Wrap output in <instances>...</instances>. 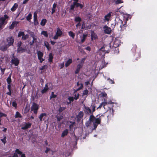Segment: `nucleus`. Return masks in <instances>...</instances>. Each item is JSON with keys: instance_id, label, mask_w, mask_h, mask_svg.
I'll list each match as a JSON object with an SVG mask.
<instances>
[{"instance_id": "nucleus-1", "label": "nucleus", "mask_w": 157, "mask_h": 157, "mask_svg": "<svg viewBox=\"0 0 157 157\" xmlns=\"http://www.w3.org/2000/svg\"><path fill=\"white\" fill-rule=\"evenodd\" d=\"M97 118H96L94 115H90V116L89 120L90 122H93L94 127V129H95L98 124H100L101 121H106L108 116H106L104 114L98 115L96 116Z\"/></svg>"}, {"instance_id": "nucleus-2", "label": "nucleus", "mask_w": 157, "mask_h": 157, "mask_svg": "<svg viewBox=\"0 0 157 157\" xmlns=\"http://www.w3.org/2000/svg\"><path fill=\"white\" fill-rule=\"evenodd\" d=\"M124 23L123 21L119 19L117 22V26L119 25L120 27L121 28V30H123V28L126 27V21L124 20Z\"/></svg>"}, {"instance_id": "nucleus-3", "label": "nucleus", "mask_w": 157, "mask_h": 157, "mask_svg": "<svg viewBox=\"0 0 157 157\" xmlns=\"http://www.w3.org/2000/svg\"><path fill=\"white\" fill-rule=\"evenodd\" d=\"M39 109V105L35 103H33L31 107V111H33L34 113L36 114Z\"/></svg>"}, {"instance_id": "nucleus-4", "label": "nucleus", "mask_w": 157, "mask_h": 157, "mask_svg": "<svg viewBox=\"0 0 157 157\" xmlns=\"http://www.w3.org/2000/svg\"><path fill=\"white\" fill-rule=\"evenodd\" d=\"M63 34V32L59 27L57 29V31L55 35L54 36L53 39L54 40L57 39L60 36Z\"/></svg>"}, {"instance_id": "nucleus-5", "label": "nucleus", "mask_w": 157, "mask_h": 157, "mask_svg": "<svg viewBox=\"0 0 157 157\" xmlns=\"http://www.w3.org/2000/svg\"><path fill=\"white\" fill-rule=\"evenodd\" d=\"M13 57L12 59L11 63L17 66L18 65L19 63L20 60L17 57H15L14 54H13Z\"/></svg>"}, {"instance_id": "nucleus-6", "label": "nucleus", "mask_w": 157, "mask_h": 157, "mask_svg": "<svg viewBox=\"0 0 157 157\" xmlns=\"http://www.w3.org/2000/svg\"><path fill=\"white\" fill-rule=\"evenodd\" d=\"M9 18V16L5 14L4 17L0 18V24L2 25L6 24L7 23V21L6 22V20Z\"/></svg>"}, {"instance_id": "nucleus-7", "label": "nucleus", "mask_w": 157, "mask_h": 157, "mask_svg": "<svg viewBox=\"0 0 157 157\" xmlns=\"http://www.w3.org/2000/svg\"><path fill=\"white\" fill-rule=\"evenodd\" d=\"M110 105L111 106V105H113V104L112 103L109 104V103H107V102H103L100 104L99 106L97 108V109L100 108L103 106L105 109H106V107H108V108H109V109H110L111 108L109 107Z\"/></svg>"}, {"instance_id": "nucleus-8", "label": "nucleus", "mask_w": 157, "mask_h": 157, "mask_svg": "<svg viewBox=\"0 0 157 157\" xmlns=\"http://www.w3.org/2000/svg\"><path fill=\"white\" fill-rule=\"evenodd\" d=\"M37 56L38 59L40 60V63H42L44 60V59L43 58V53L40 51L37 52Z\"/></svg>"}, {"instance_id": "nucleus-9", "label": "nucleus", "mask_w": 157, "mask_h": 157, "mask_svg": "<svg viewBox=\"0 0 157 157\" xmlns=\"http://www.w3.org/2000/svg\"><path fill=\"white\" fill-rule=\"evenodd\" d=\"M8 44H7L9 47L13 45L14 41V39L13 37H8L6 39Z\"/></svg>"}, {"instance_id": "nucleus-10", "label": "nucleus", "mask_w": 157, "mask_h": 157, "mask_svg": "<svg viewBox=\"0 0 157 157\" xmlns=\"http://www.w3.org/2000/svg\"><path fill=\"white\" fill-rule=\"evenodd\" d=\"M104 32L105 34H110L111 33V28L105 25L103 27Z\"/></svg>"}, {"instance_id": "nucleus-11", "label": "nucleus", "mask_w": 157, "mask_h": 157, "mask_svg": "<svg viewBox=\"0 0 157 157\" xmlns=\"http://www.w3.org/2000/svg\"><path fill=\"white\" fill-rule=\"evenodd\" d=\"M84 112L86 114L91 115L92 110L90 108L84 105Z\"/></svg>"}, {"instance_id": "nucleus-12", "label": "nucleus", "mask_w": 157, "mask_h": 157, "mask_svg": "<svg viewBox=\"0 0 157 157\" xmlns=\"http://www.w3.org/2000/svg\"><path fill=\"white\" fill-rule=\"evenodd\" d=\"M84 114L82 111H80L78 113V114L77 115L76 118L77 119V121L78 122L80 121L82 118L83 117Z\"/></svg>"}, {"instance_id": "nucleus-13", "label": "nucleus", "mask_w": 157, "mask_h": 157, "mask_svg": "<svg viewBox=\"0 0 157 157\" xmlns=\"http://www.w3.org/2000/svg\"><path fill=\"white\" fill-rule=\"evenodd\" d=\"M47 114L46 113H42L39 117L40 121H44L46 119Z\"/></svg>"}, {"instance_id": "nucleus-14", "label": "nucleus", "mask_w": 157, "mask_h": 157, "mask_svg": "<svg viewBox=\"0 0 157 157\" xmlns=\"http://www.w3.org/2000/svg\"><path fill=\"white\" fill-rule=\"evenodd\" d=\"M31 124L30 123L28 122L26 123L21 128V129L22 130H26L28 128H30Z\"/></svg>"}, {"instance_id": "nucleus-15", "label": "nucleus", "mask_w": 157, "mask_h": 157, "mask_svg": "<svg viewBox=\"0 0 157 157\" xmlns=\"http://www.w3.org/2000/svg\"><path fill=\"white\" fill-rule=\"evenodd\" d=\"M82 64H79L77 65V68L75 71V74H78L79 73L80 69L82 67Z\"/></svg>"}, {"instance_id": "nucleus-16", "label": "nucleus", "mask_w": 157, "mask_h": 157, "mask_svg": "<svg viewBox=\"0 0 157 157\" xmlns=\"http://www.w3.org/2000/svg\"><path fill=\"white\" fill-rule=\"evenodd\" d=\"M112 12H109L107 15H105L104 17V20L109 21L110 19V18L111 16Z\"/></svg>"}, {"instance_id": "nucleus-17", "label": "nucleus", "mask_w": 157, "mask_h": 157, "mask_svg": "<svg viewBox=\"0 0 157 157\" xmlns=\"http://www.w3.org/2000/svg\"><path fill=\"white\" fill-rule=\"evenodd\" d=\"M91 37L92 40H93L94 39L96 40L98 38V36L93 31H92L91 33Z\"/></svg>"}, {"instance_id": "nucleus-18", "label": "nucleus", "mask_w": 157, "mask_h": 157, "mask_svg": "<svg viewBox=\"0 0 157 157\" xmlns=\"http://www.w3.org/2000/svg\"><path fill=\"white\" fill-rule=\"evenodd\" d=\"M26 51V50L25 49L22 47L17 48V52L18 53L24 52Z\"/></svg>"}, {"instance_id": "nucleus-19", "label": "nucleus", "mask_w": 157, "mask_h": 157, "mask_svg": "<svg viewBox=\"0 0 157 157\" xmlns=\"http://www.w3.org/2000/svg\"><path fill=\"white\" fill-rule=\"evenodd\" d=\"M18 23V22L17 21H14L12 22L11 25L10 26V28L11 29H13L14 27L17 26Z\"/></svg>"}, {"instance_id": "nucleus-20", "label": "nucleus", "mask_w": 157, "mask_h": 157, "mask_svg": "<svg viewBox=\"0 0 157 157\" xmlns=\"http://www.w3.org/2000/svg\"><path fill=\"white\" fill-rule=\"evenodd\" d=\"M9 47V46L7 44L1 46L0 47V50L3 51H6L7 50Z\"/></svg>"}, {"instance_id": "nucleus-21", "label": "nucleus", "mask_w": 157, "mask_h": 157, "mask_svg": "<svg viewBox=\"0 0 157 157\" xmlns=\"http://www.w3.org/2000/svg\"><path fill=\"white\" fill-rule=\"evenodd\" d=\"M89 91L87 89L84 90L83 92L82 96L85 99L87 97V95L88 94Z\"/></svg>"}, {"instance_id": "nucleus-22", "label": "nucleus", "mask_w": 157, "mask_h": 157, "mask_svg": "<svg viewBox=\"0 0 157 157\" xmlns=\"http://www.w3.org/2000/svg\"><path fill=\"white\" fill-rule=\"evenodd\" d=\"M48 89V83L45 84V87L44 89L42 90L41 91V92L42 94H44L46 93Z\"/></svg>"}, {"instance_id": "nucleus-23", "label": "nucleus", "mask_w": 157, "mask_h": 157, "mask_svg": "<svg viewBox=\"0 0 157 157\" xmlns=\"http://www.w3.org/2000/svg\"><path fill=\"white\" fill-rule=\"evenodd\" d=\"M7 88L9 90V92L6 93V94L9 95L11 96L12 94L11 88L10 84H8L7 86Z\"/></svg>"}, {"instance_id": "nucleus-24", "label": "nucleus", "mask_w": 157, "mask_h": 157, "mask_svg": "<svg viewBox=\"0 0 157 157\" xmlns=\"http://www.w3.org/2000/svg\"><path fill=\"white\" fill-rule=\"evenodd\" d=\"M74 5H75V6L76 8L79 7L81 9H82L84 7V5H83L82 4H81L78 3V2H77V3L74 2Z\"/></svg>"}, {"instance_id": "nucleus-25", "label": "nucleus", "mask_w": 157, "mask_h": 157, "mask_svg": "<svg viewBox=\"0 0 157 157\" xmlns=\"http://www.w3.org/2000/svg\"><path fill=\"white\" fill-rule=\"evenodd\" d=\"M44 45L47 48V50L48 51L50 50L51 49V47L50 46V45L49 44V43L47 41H44Z\"/></svg>"}, {"instance_id": "nucleus-26", "label": "nucleus", "mask_w": 157, "mask_h": 157, "mask_svg": "<svg viewBox=\"0 0 157 157\" xmlns=\"http://www.w3.org/2000/svg\"><path fill=\"white\" fill-rule=\"evenodd\" d=\"M68 133V130L67 129H66L61 134V137H64L65 136H67Z\"/></svg>"}, {"instance_id": "nucleus-27", "label": "nucleus", "mask_w": 157, "mask_h": 157, "mask_svg": "<svg viewBox=\"0 0 157 157\" xmlns=\"http://www.w3.org/2000/svg\"><path fill=\"white\" fill-rule=\"evenodd\" d=\"M18 5L17 3H15L11 9V10L13 12L18 7Z\"/></svg>"}, {"instance_id": "nucleus-28", "label": "nucleus", "mask_w": 157, "mask_h": 157, "mask_svg": "<svg viewBox=\"0 0 157 157\" xmlns=\"http://www.w3.org/2000/svg\"><path fill=\"white\" fill-rule=\"evenodd\" d=\"M72 60L71 59H69L66 62L65 66L66 67H68L72 63Z\"/></svg>"}, {"instance_id": "nucleus-29", "label": "nucleus", "mask_w": 157, "mask_h": 157, "mask_svg": "<svg viewBox=\"0 0 157 157\" xmlns=\"http://www.w3.org/2000/svg\"><path fill=\"white\" fill-rule=\"evenodd\" d=\"M113 45L115 47H117L118 46H119L120 43L118 40H117L115 41H114L113 42Z\"/></svg>"}, {"instance_id": "nucleus-30", "label": "nucleus", "mask_w": 157, "mask_h": 157, "mask_svg": "<svg viewBox=\"0 0 157 157\" xmlns=\"http://www.w3.org/2000/svg\"><path fill=\"white\" fill-rule=\"evenodd\" d=\"M11 73L8 76V77L7 78V79H6V81H7V83L9 84H10L11 81H12V80H11Z\"/></svg>"}, {"instance_id": "nucleus-31", "label": "nucleus", "mask_w": 157, "mask_h": 157, "mask_svg": "<svg viewBox=\"0 0 157 157\" xmlns=\"http://www.w3.org/2000/svg\"><path fill=\"white\" fill-rule=\"evenodd\" d=\"M87 34H84L82 35V39H81V42L82 43H83L86 39L87 36Z\"/></svg>"}, {"instance_id": "nucleus-32", "label": "nucleus", "mask_w": 157, "mask_h": 157, "mask_svg": "<svg viewBox=\"0 0 157 157\" xmlns=\"http://www.w3.org/2000/svg\"><path fill=\"white\" fill-rule=\"evenodd\" d=\"M53 59V56L52 54V53H50L49 55V58L48 60L49 62H52V60Z\"/></svg>"}, {"instance_id": "nucleus-33", "label": "nucleus", "mask_w": 157, "mask_h": 157, "mask_svg": "<svg viewBox=\"0 0 157 157\" xmlns=\"http://www.w3.org/2000/svg\"><path fill=\"white\" fill-rule=\"evenodd\" d=\"M107 46L106 45H104L100 49L99 51L103 52H105L106 51L105 53H108L109 52L108 51V50H106L104 49L105 48V47Z\"/></svg>"}, {"instance_id": "nucleus-34", "label": "nucleus", "mask_w": 157, "mask_h": 157, "mask_svg": "<svg viewBox=\"0 0 157 157\" xmlns=\"http://www.w3.org/2000/svg\"><path fill=\"white\" fill-rule=\"evenodd\" d=\"M70 123L71 124L69 125V129L70 131H72L74 125L75 124V122H72L70 121Z\"/></svg>"}, {"instance_id": "nucleus-35", "label": "nucleus", "mask_w": 157, "mask_h": 157, "mask_svg": "<svg viewBox=\"0 0 157 157\" xmlns=\"http://www.w3.org/2000/svg\"><path fill=\"white\" fill-rule=\"evenodd\" d=\"M47 21L46 19H43L40 22V24L42 26H44L46 24V23L47 22Z\"/></svg>"}, {"instance_id": "nucleus-36", "label": "nucleus", "mask_w": 157, "mask_h": 157, "mask_svg": "<svg viewBox=\"0 0 157 157\" xmlns=\"http://www.w3.org/2000/svg\"><path fill=\"white\" fill-rule=\"evenodd\" d=\"M82 21L81 18L79 17H76L75 19V21L76 22H80Z\"/></svg>"}, {"instance_id": "nucleus-37", "label": "nucleus", "mask_w": 157, "mask_h": 157, "mask_svg": "<svg viewBox=\"0 0 157 157\" xmlns=\"http://www.w3.org/2000/svg\"><path fill=\"white\" fill-rule=\"evenodd\" d=\"M15 117L16 118H17L22 117V116L21 115L20 113L18 111L16 112Z\"/></svg>"}, {"instance_id": "nucleus-38", "label": "nucleus", "mask_w": 157, "mask_h": 157, "mask_svg": "<svg viewBox=\"0 0 157 157\" xmlns=\"http://www.w3.org/2000/svg\"><path fill=\"white\" fill-rule=\"evenodd\" d=\"M68 35L70 37L73 39H74L75 36V34L72 32L70 31L68 32Z\"/></svg>"}, {"instance_id": "nucleus-39", "label": "nucleus", "mask_w": 157, "mask_h": 157, "mask_svg": "<svg viewBox=\"0 0 157 157\" xmlns=\"http://www.w3.org/2000/svg\"><path fill=\"white\" fill-rule=\"evenodd\" d=\"M32 14L31 13H29L26 17V20L30 21V20L32 19Z\"/></svg>"}, {"instance_id": "nucleus-40", "label": "nucleus", "mask_w": 157, "mask_h": 157, "mask_svg": "<svg viewBox=\"0 0 157 157\" xmlns=\"http://www.w3.org/2000/svg\"><path fill=\"white\" fill-rule=\"evenodd\" d=\"M136 44H133V47L131 49V50L133 53H135L136 51Z\"/></svg>"}, {"instance_id": "nucleus-41", "label": "nucleus", "mask_w": 157, "mask_h": 157, "mask_svg": "<svg viewBox=\"0 0 157 157\" xmlns=\"http://www.w3.org/2000/svg\"><path fill=\"white\" fill-rule=\"evenodd\" d=\"M41 34L43 35L45 37H48V34L47 31H43L41 32Z\"/></svg>"}, {"instance_id": "nucleus-42", "label": "nucleus", "mask_w": 157, "mask_h": 157, "mask_svg": "<svg viewBox=\"0 0 157 157\" xmlns=\"http://www.w3.org/2000/svg\"><path fill=\"white\" fill-rule=\"evenodd\" d=\"M100 95L101 97H107V94L105 92H102L100 94Z\"/></svg>"}, {"instance_id": "nucleus-43", "label": "nucleus", "mask_w": 157, "mask_h": 157, "mask_svg": "<svg viewBox=\"0 0 157 157\" xmlns=\"http://www.w3.org/2000/svg\"><path fill=\"white\" fill-rule=\"evenodd\" d=\"M80 94L79 93L75 94L74 95V98L75 100H77L79 98Z\"/></svg>"}, {"instance_id": "nucleus-44", "label": "nucleus", "mask_w": 157, "mask_h": 157, "mask_svg": "<svg viewBox=\"0 0 157 157\" xmlns=\"http://www.w3.org/2000/svg\"><path fill=\"white\" fill-rule=\"evenodd\" d=\"M57 97V95L56 94H54L53 92H52L51 93V94L50 96V99H52V98H55Z\"/></svg>"}, {"instance_id": "nucleus-45", "label": "nucleus", "mask_w": 157, "mask_h": 157, "mask_svg": "<svg viewBox=\"0 0 157 157\" xmlns=\"http://www.w3.org/2000/svg\"><path fill=\"white\" fill-rule=\"evenodd\" d=\"M95 108H96V106H95L94 105H91V106L90 108L91 109H92V114H91V115H93V113L95 111Z\"/></svg>"}, {"instance_id": "nucleus-46", "label": "nucleus", "mask_w": 157, "mask_h": 157, "mask_svg": "<svg viewBox=\"0 0 157 157\" xmlns=\"http://www.w3.org/2000/svg\"><path fill=\"white\" fill-rule=\"evenodd\" d=\"M24 32L23 31H20L18 34L17 36L18 37H20L21 36H23L24 35Z\"/></svg>"}, {"instance_id": "nucleus-47", "label": "nucleus", "mask_w": 157, "mask_h": 157, "mask_svg": "<svg viewBox=\"0 0 157 157\" xmlns=\"http://www.w3.org/2000/svg\"><path fill=\"white\" fill-rule=\"evenodd\" d=\"M29 37V35L28 34L25 35L24 33V35H23L22 37L23 40H25L28 39Z\"/></svg>"}, {"instance_id": "nucleus-48", "label": "nucleus", "mask_w": 157, "mask_h": 157, "mask_svg": "<svg viewBox=\"0 0 157 157\" xmlns=\"http://www.w3.org/2000/svg\"><path fill=\"white\" fill-rule=\"evenodd\" d=\"M33 19H34V22H35L36 21H37V13H34V14Z\"/></svg>"}, {"instance_id": "nucleus-49", "label": "nucleus", "mask_w": 157, "mask_h": 157, "mask_svg": "<svg viewBox=\"0 0 157 157\" xmlns=\"http://www.w3.org/2000/svg\"><path fill=\"white\" fill-rule=\"evenodd\" d=\"M65 108L63 107H60L59 108L58 110V111L59 112V113H61L62 111H63L65 109Z\"/></svg>"}, {"instance_id": "nucleus-50", "label": "nucleus", "mask_w": 157, "mask_h": 157, "mask_svg": "<svg viewBox=\"0 0 157 157\" xmlns=\"http://www.w3.org/2000/svg\"><path fill=\"white\" fill-rule=\"evenodd\" d=\"M68 100L70 101V102H73L74 101V98L73 97L69 96L68 98Z\"/></svg>"}, {"instance_id": "nucleus-51", "label": "nucleus", "mask_w": 157, "mask_h": 157, "mask_svg": "<svg viewBox=\"0 0 157 157\" xmlns=\"http://www.w3.org/2000/svg\"><path fill=\"white\" fill-rule=\"evenodd\" d=\"M17 103L15 101H13L12 102V105L13 107L15 108L16 109L17 108Z\"/></svg>"}, {"instance_id": "nucleus-52", "label": "nucleus", "mask_w": 157, "mask_h": 157, "mask_svg": "<svg viewBox=\"0 0 157 157\" xmlns=\"http://www.w3.org/2000/svg\"><path fill=\"white\" fill-rule=\"evenodd\" d=\"M16 152L17 154H18L19 155H22V154H23L22 152L20 151L18 149H17L15 151Z\"/></svg>"}, {"instance_id": "nucleus-53", "label": "nucleus", "mask_w": 157, "mask_h": 157, "mask_svg": "<svg viewBox=\"0 0 157 157\" xmlns=\"http://www.w3.org/2000/svg\"><path fill=\"white\" fill-rule=\"evenodd\" d=\"M75 6L74 5V3L73 2V4L70 6V10H73L75 8Z\"/></svg>"}, {"instance_id": "nucleus-54", "label": "nucleus", "mask_w": 157, "mask_h": 157, "mask_svg": "<svg viewBox=\"0 0 157 157\" xmlns=\"http://www.w3.org/2000/svg\"><path fill=\"white\" fill-rule=\"evenodd\" d=\"M47 67V66L46 65H44L42 66L41 67L39 68V69L40 70H43L45 69H46Z\"/></svg>"}, {"instance_id": "nucleus-55", "label": "nucleus", "mask_w": 157, "mask_h": 157, "mask_svg": "<svg viewBox=\"0 0 157 157\" xmlns=\"http://www.w3.org/2000/svg\"><path fill=\"white\" fill-rule=\"evenodd\" d=\"M1 140L4 144H5L6 142V136L4 137L3 139H1Z\"/></svg>"}, {"instance_id": "nucleus-56", "label": "nucleus", "mask_w": 157, "mask_h": 157, "mask_svg": "<svg viewBox=\"0 0 157 157\" xmlns=\"http://www.w3.org/2000/svg\"><path fill=\"white\" fill-rule=\"evenodd\" d=\"M109 81V83L110 84H114V80H112L111 79H110L109 78L108 79Z\"/></svg>"}, {"instance_id": "nucleus-57", "label": "nucleus", "mask_w": 157, "mask_h": 157, "mask_svg": "<svg viewBox=\"0 0 157 157\" xmlns=\"http://www.w3.org/2000/svg\"><path fill=\"white\" fill-rule=\"evenodd\" d=\"M0 69L2 72V73L3 74L4 73L5 71L6 70V68H2L1 67H0Z\"/></svg>"}, {"instance_id": "nucleus-58", "label": "nucleus", "mask_w": 157, "mask_h": 157, "mask_svg": "<svg viewBox=\"0 0 157 157\" xmlns=\"http://www.w3.org/2000/svg\"><path fill=\"white\" fill-rule=\"evenodd\" d=\"M29 34H30L31 36L32 37H35V35L34 34V33L33 32H30Z\"/></svg>"}, {"instance_id": "nucleus-59", "label": "nucleus", "mask_w": 157, "mask_h": 157, "mask_svg": "<svg viewBox=\"0 0 157 157\" xmlns=\"http://www.w3.org/2000/svg\"><path fill=\"white\" fill-rule=\"evenodd\" d=\"M22 44V42L21 41H19L17 44V48H19L21 47V46Z\"/></svg>"}, {"instance_id": "nucleus-60", "label": "nucleus", "mask_w": 157, "mask_h": 157, "mask_svg": "<svg viewBox=\"0 0 157 157\" xmlns=\"http://www.w3.org/2000/svg\"><path fill=\"white\" fill-rule=\"evenodd\" d=\"M122 2H122L121 0H117L115 2V3L117 4H118Z\"/></svg>"}, {"instance_id": "nucleus-61", "label": "nucleus", "mask_w": 157, "mask_h": 157, "mask_svg": "<svg viewBox=\"0 0 157 157\" xmlns=\"http://www.w3.org/2000/svg\"><path fill=\"white\" fill-rule=\"evenodd\" d=\"M57 120L58 121H60L61 119L63 118V117H59V116H57L56 117Z\"/></svg>"}, {"instance_id": "nucleus-62", "label": "nucleus", "mask_w": 157, "mask_h": 157, "mask_svg": "<svg viewBox=\"0 0 157 157\" xmlns=\"http://www.w3.org/2000/svg\"><path fill=\"white\" fill-rule=\"evenodd\" d=\"M64 66V63H63L59 64V67H60V69H62L63 67Z\"/></svg>"}, {"instance_id": "nucleus-63", "label": "nucleus", "mask_w": 157, "mask_h": 157, "mask_svg": "<svg viewBox=\"0 0 157 157\" xmlns=\"http://www.w3.org/2000/svg\"><path fill=\"white\" fill-rule=\"evenodd\" d=\"M3 116L6 117V114H5L3 113H1V112L0 113V117H3Z\"/></svg>"}, {"instance_id": "nucleus-64", "label": "nucleus", "mask_w": 157, "mask_h": 157, "mask_svg": "<svg viewBox=\"0 0 157 157\" xmlns=\"http://www.w3.org/2000/svg\"><path fill=\"white\" fill-rule=\"evenodd\" d=\"M85 59H86L85 58H82L81 61V63L80 64H82V65H83V63H84L85 60Z\"/></svg>"}]
</instances>
